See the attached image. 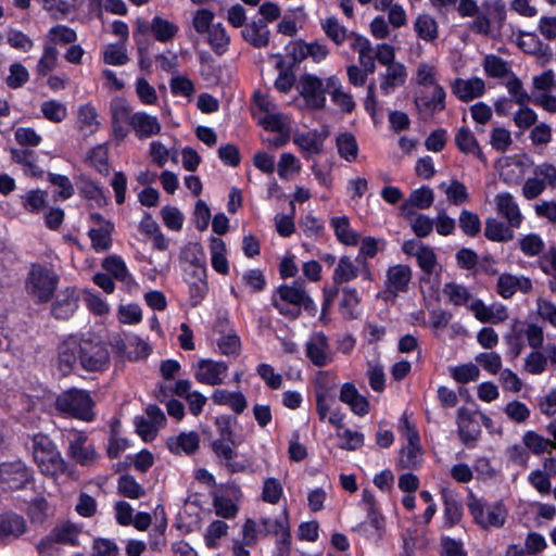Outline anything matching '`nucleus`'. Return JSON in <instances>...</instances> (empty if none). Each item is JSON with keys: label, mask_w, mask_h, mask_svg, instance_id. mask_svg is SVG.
<instances>
[{"label": "nucleus", "mask_w": 556, "mask_h": 556, "mask_svg": "<svg viewBox=\"0 0 556 556\" xmlns=\"http://www.w3.org/2000/svg\"><path fill=\"white\" fill-rule=\"evenodd\" d=\"M113 224H104V226L92 227L88 235L91 240V245L97 252L108 251L112 244Z\"/></svg>", "instance_id": "nucleus-36"}, {"label": "nucleus", "mask_w": 556, "mask_h": 556, "mask_svg": "<svg viewBox=\"0 0 556 556\" xmlns=\"http://www.w3.org/2000/svg\"><path fill=\"white\" fill-rule=\"evenodd\" d=\"M468 509L475 521L483 529L501 528L505 523L506 511L501 505L489 506L481 500L470 496Z\"/></svg>", "instance_id": "nucleus-8"}, {"label": "nucleus", "mask_w": 556, "mask_h": 556, "mask_svg": "<svg viewBox=\"0 0 556 556\" xmlns=\"http://www.w3.org/2000/svg\"><path fill=\"white\" fill-rule=\"evenodd\" d=\"M211 255H212V266L213 268L222 274L226 275L228 274L229 267H228V261L226 257V244L225 242L217 237L211 238Z\"/></svg>", "instance_id": "nucleus-40"}, {"label": "nucleus", "mask_w": 556, "mask_h": 556, "mask_svg": "<svg viewBox=\"0 0 556 556\" xmlns=\"http://www.w3.org/2000/svg\"><path fill=\"white\" fill-rule=\"evenodd\" d=\"M261 526V532L274 534L277 538V546L281 555L290 553L291 534L287 508L278 517H262Z\"/></svg>", "instance_id": "nucleus-9"}, {"label": "nucleus", "mask_w": 556, "mask_h": 556, "mask_svg": "<svg viewBox=\"0 0 556 556\" xmlns=\"http://www.w3.org/2000/svg\"><path fill=\"white\" fill-rule=\"evenodd\" d=\"M457 426L459 438L466 445L469 446L478 439L480 430L478 426L473 425L471 415L464 407L458 409Z\"/></svg>", "instance_id": "nucleus-29"}, {"label": "nucleus", "mask_w": 556, "mask_h": 556, "mask_svg": "<svg viewBox=\"0 0 556 556\" xmlns=\"http://www.w3.org/2000/svg\"><path fill=\"white\" fill-rule=\"evenodd\" d=\"M306 356L317 367L332 361L328 338L323 332L313 333L306 343Z\"/></svg>", "instance_id": "nucleus-13"}, {"label": "nucleus", "mask_w": 556, "mask_h": 556, "mask_svg": "<svg viewBox=\"0 0 556 556\" xmlns=\"http://www.w3.org/2000/svg\"><path fill=\"white\" fill-rule=\"evenodd\" d=\"M33 482V470L22 459L0 463V485L3 490H23Z\"/></svg>", "instance_id": "nucleus-6"}, {"label": "nucleus", "mask_w": 556, "mask_h": 556, "mask_svg": "<svg viewBox=\"0 0 556 556\" xmlns=\"http://www.w3.org/2000/svg\"><path fill=\"white\" fill-rule=\"evenodd\" d=\"M12 160L21 164L27 175L33 177H41L43 170L37 164V155L33 150L28 149H11Z\"/></svg>", "instance_id": "nucleus-28"}, {"label": "nucleus", "mask_w": 556, "mask_h": 556, "mask_svg": "<svg viewBox=\"0 0 556 556\" xmlns=\"http://www.w3.org/2000/svg\"><path fill=\"white\" fill-rule=\"evenodd\" d=\"M320 26L326 36L336 45L340 46L348 39V30L344 26L340 25L338 20L333 16L321 20Z\"/></svg>", "instance_id": "nucleus-46"}, {"label": "nucleus", "mask_w": 556, "mask_h": 556, "mask_svg": "<svg viewBox=\"0 0 556 556\" xmlns=\"http://www.w3.org/2000/svg\"><path fill=\"white\" fill-rule=\"evenodd\" d=\"M444 501L445 525L452 527L458 523L463 516L462 504L446 490L442 492Z\"/></svg>", "instance_id": "nucleus-45"}, {"label": "nucleus", "mask_w": 556, "mask_h": 556, "mask_svg": "<svg viewBox=\"0 0 556 556\" xmlns=\"http://www.w3.org/2000/svg\"><path fill=\"white\" fill-rule=\"evenodd\" d=\"M52 533L56 543L76 545L80 529L72 522H64L56 526Z\"/></svg>", "instance_id": "nucleus-50"}, {"label": "nucleus", "mask_w": 556, "mask_h": 556, "mask_svg": "<svg viewBox=\"0 0 556 556\" xmlns=\"http://www.w3.org/2000/svg\"><path fill=\"white\" fill-rule=\"evenodd\" d=\"M58 55L59 52L56 48L53 46H46L43 49V54L37 64V73L41 76H46L48 73L54 70L58 63Z\"/></svg>", "instance_id": "nucleus-55"}, {"label": "nucleus", "mask_w": 556, "mask_h": 556, "mask_svg": "<svg viewBox=\"0 0 556 556\" xmlns=\"http://www.w3.org/2000/svg\"><path fill=\"white\" fill-rule=\"evenodd\" d=\"M207 42L217 55H223L228 50L230 37L222 23L214 24L207 31Z\"/></svg>", "instance_id": "nucleus-35"}, {"label": "nucleus", "mask_w": 556, "mask_h": 556, "mask_svg": "<svg viewBox=\"0 0 556 556\" xmlns=\"http://www.w3.org/2000/svg\"><path fill=\"white\" fill-rule=\"evenodd\" d=\"M358 275V268L354 265L353 261L349 256H342L333 273V283L341 285L349 282L356 278Z\"/></svg>", "instance_id": "nucleus-44"}, {"label": "nucleus", "mask_w": 556, "mask_h": 556, "mask_svg": "<svg viewBox=\"0 0 556 556\" xmlns=\"http://www.w3.org/2000/svg\"><path fill=\"white\" fill-rule=\"evenodd\" d=\"M443 293L448 298V300L454 305H466L471 299L470 292L466 287L458 285L456 282L445 283L443 288Z\"/></svg>", "instance_id": "nucleus-52"}, {"label": "nucleus", "mask_w": 556, "mask_h": 556, "mask_svg": "<svg viewBox=\"0 0 556 556\" xmlns=\"http://www.w3.org/2000/svg\"><path fill=\"white\" fill-rule=\"evenodd\" d=\"M458 223L463 232L469 237L477 236L481 230L480 218L471 211L463 210L459 214Z\"/></svg>", "instance_id": "nucleus-51"}, {"label": "nucleus", "mask_w": 556, "mask_h": 556, "mask_svg": "<svg viewBox=\"0 0 556 556\" xmlns=\"http://www.w3.org/2000/svg\"><path fill=\"white\" fill-rule=\"evenodd\" d=\"M296 89L308 108L323 109L326 103V92L329 91L327 80L313 74H303L296 83Z\"/></svg>", "instance_id": "nucleus-7"}, {"label": "nucleus", "mask_w": 556, "mask_h": 556, "mask_svg": "<svg viewBox=\"0 0 556 556\" xmlns=\"http://www.w3.org/2000/svg\"><path fill=\"white\" fill-rule=\"evenodd\" d=\"M41 112L47 119L53 123L62 122L67 115L65 105L55 100L43 102L41 105Z\"/></svg>", "instance_id": "nucleus-57"}, {"label": "nucleus", "mask_w": 556, "mask_h": 556, "mask_svg": "<svg viewBox=\"0 0 556 556\" xmlns=\"http://www.w3.org/2000/svg\"><path fill=\"white\" fill-rule=\"evenodd\" d=\"M150 28L155 39L161 42L170 41L178 33V26L176 24L160 16H155L152 20Z\"/></svg>", "instance_id": "nucleus-41"}, {"label": "nucleus", "mask_w": 556, "mask_h": 556, "mask_svg": "<svg viewBox=\"0 0 556 556\" xmlns=\"http://www.w3.org/2000/svg\"><path fill=\"white\" fill-rule=\"evenodd\" d=\"M26 521L16 514L5 515L0 518V540L16 539L26 531Z\"/></svg>", "instance_id": "nucleus-27"}, {"label": "nucleus", "mask_w": 556, "mask_h": 556, "mask_svg": "<svg viewBox=\"0 0 556 556\" xmlns=\"http://www.w3.org/2000/svg\"><path fill=\"white\" fill-rule=\"evenodd\" d=\"M212 448L230 472H242L245 470L243 464L233 460L237 457V453L233 451L231 443L227 440L217 439L213 441Z\"/></svg>", "instance_id": "nucleus-23"}, {"label": "nucleus", "mask_w": 556, "mask_h": 556, "mask_svg": "<svg viewBox=\"0 0 556 556\" xmlns=\"http://www.w3.org/2000/svg\"><path fill=\"white\" fill-rule=\"evenodd\" d=\"M412 278V270L407 265H394L387 271V289L392 293L404 292Z\"/></svg>", "instance_id": "nucleus-24"}, {"label": "nucleus", "mask_w": 556, "mask_h": 556, "mask_svg": "<svg viewBox=\"0 0 556 556\" xmlns=\"http://www.w3.org/2000/svg\"><path fill=\"white\" fill-rule=\"evenodd\" d=\"M273 305L280 314L290 319H295L301 315L302 306L306 311H315L314 302L306 292L305 282L301 280L280 286L273 296Z\"/></svg>", "instance_id": "nucleus-2"}, {"label": "nucleus", "mask_w": 556, "mask_h": 556, "mask_svg": "<svg viewBox=\"0 0 556 556\" xmlns=\"http://www.w3.org/2000/svg\"><path fill=\"white\" fill-rule=\"evenodd\" d=\"M118 492L128 498H139L146 494L143 488L129 475H124L118 479Z\"/></svg>", "instance_id": "nucleus-53"}, {"label": "nucleus", "mask_w": 556, "mask_h": 556, "mask_svg": "<svg viewBox=\"0 0 556 556\" xmlns=\"http://www.w3.org/2000/svg\"><path fill=\"white\" fill-rule=\"evenodd\" d=\"M440 188L444 190L448 202L453 205H460L469 200L466 186L456 179L450 185L441 184Z\"/></svg>", "instance_id": "nucleus-49"}, {"label": "nucleus", "mask_w": 556, "mask_h": 556, "mask_svg": "<svg viewBox=\"0 0 556 556\" xmlns=\"http://www.w3.org/2000/svg\"><path fill=\"white\" fill-rule=\"evenodd\" d=\"M77 301L78 296L75 289L66 288L58 294L52 305V315L59 319L70 317L77 307Z\"/></svg>", "instance_id": "nucleus-21"}, {"label": "nucleus", "mask_w": 556, "mask_h": 556, "mask_svg": "<svg viewBox=\"0 0 556 556\" xmlns=\"http://www.w3.org/2000/svg\"><path fill=\"white\" fill-rule=\"evenodd\" d=\"M334 229L337 239L345 245H356L358 236L350 228V222L346 216L332 217L330 220Z\"/></svg>", "instance_id": "nucleus-39"}, {"label": "nucleus", "mask_w": 556, "mask_h": 556, "mask_svg": "<svg viewBox=\"0 0 556 556\" xmlns=\"http://www.w3.org/2000/svg\"><path fill=\"white\" fill-rule=\"evenodd\" d=\"M191 387L192 384L190 380H178L175 384L174 393L177 396L184 397L188 403L190 413L198 416L203 410L206 397L198 391H191Z\"/></svg>", "instance_id": "nucleus-17"}, {"label": "nucleus", "mask_w": 556, "mask_h": 556, "mask_svg": "<svg viewBox=\"0 0 556 556\" xmlns=\"http://www.w3.org/2000/svg\"><path fill=\"white\" fill-rule=\"evenodd\" d=\"M56 354L58 368L63 375L71 374L77 365L89 372H101L109 368L111 361L108 345L94 339L68 337L58 345Z\"/></svg>", "instance_id": "nucleus-1"}, {"label": "nucleus", "mask_w": 556, "mask_h": 556, "mask_svg": "<svg viewBox=\"0 0 556 556\" xmlns=\"http://www.w3.org/2000/svg\"><path fill=\"white\" fill-rule=\"evenodd\" d=\"M282 491V485L276 478H268L264 481L262 497L269 504H277Z\"/></svg>", "instance_id": "nucleus-63"}, {"label": "nucleus", "mask_w": 556, "mask_h": 556, "mask_svg": "<svg viewBox=\"0 0 556 556\" xmlns=\"http://www.w3.org/2000/svg\"><path fill=\"white\" fill-rule=\"evenodd\" d=\"M70 453L71 456L83 466L92 464L97 458L94 447L87 443V437L84 434H78L71 441Z\"/></svg>", "instance_id": "nucleus-25"}, {"label": "nucleus", "mask_w": 556, "mask_h": 556, "mask_svg": "<svg viewBox=\"0 0 556 556\" xmlns=\"http://www.w3.org/2000/svg\"><path fill=\"white\" fill-rule=\"evenodd\" d=\"M129 124L140 139L159 134L161 130L157 118L144 112L132 114L131 117H129Z\"/></svg>", "instance_id": "nucleus-22"}, {"label": "nucleus", "mask_w": 556, "mask_h": 556, "mask_svg": "<svg viewBox=\"0 0 556 556\" xmlns=\"http://www.w3.org/2000/svg\"><path fill=\"white\" fill-rule=\"evenodd\" d=\"M58 281L59 277L53 270L40 264H34L29 270L26 287L29 294L35 296L38 302L45 303L52 298Z\"/></svg>", "instance_id": "nucleus-5"}, {"label": "nucleus", "mask_w": 556, "mask_h": 556, "mask_svg": "<svg viewBox=\"0 0 556 556\" xmlns=\"http://www.w3.org/2000/svg\"><path fill=\"white\" fill-rule=\"evenodd\" d=\"M451 375L456 381L460 383H467L470 381L478 380L480 371L476 365L466 364L458 367H454L451 371Z\"/></svg>", "instance_id": "nucleus-64"}, {"label": "nucleus", "mask_w": 556, "mask_h": 556, "mask_svg": "<svg viewBox=\"0 0 556 556\" xmlns=\"http://www.w3.org/2000/svg\"><path fill=\"white\" fill-rule=\"evenodd\" d=\"M94 401L90 393L83 389L71 388L61 392L55 399V408L63 415L84 421L94 418Z\"/></svg>", "instance_id": "nucleus-3"}, {"label": "nucleus", "mask_w": 556, "mask_h": 556, "mask_svg": "<svg viewBox=\"0 0 556 556\" xmlns=\"http://www.w3.org/2000/svg\"><path fill=\"white\" fill-rule=\"evenodd\" d=\"M337 437L341 440L339 447L348 451H355L364 444V435L357 431L344 429L338 431Z\"/></svg>", "instance_id": "nucleus-58"}, {"label": "nucleus", "mask_w": 556, "mask_h": 556, "mask_svg": "<svg viewBox=\"0 0 556 556\" xmlns=\"http://www.w3.org/2000/svg\"><path fill=\"white\" fill-rule=\"evenodd\" d=\"M103 61L110 65H125L128 61V54L123 41L108 45L103 51Z\"/></svg>", "instance_id": "nucleus-48"}, {"label": "nucleus", "mask_w": 556, "mask_h": 556, "mask_svg": "<svg viewBox=\"0 0 556 556\" xmlns=\"http://www.w3.org/2000/svg\"><path fill=\"white\" fill-rule=\"evenodd\" d=\"M484 90V81L478 77L470 79L457 78L452 84L453 93L464 102L481 97Z\"/></svg>", "instance_id": "nucleus-16"}, {"label": "nucleus", "mask_w": 556, "mask_h": 556, "mask_svg": "<svg viewBox=\"0 0 556 556\" xmlns=\"http://www.w3.org/2000/svg\"><path fill=\"white\" fill-rule=\"evenodd\" d=\"M532 289V283L529 278L517 277L510 274H503L497 281V291L505 298H511L517 290L522 293H528Z\"/></svg>", "instance_id": "nucleus-20"}, {"label": "nucleus", "mask_w": 556, "mask_h": 556, "mask_svg": "<svg viewBox=\"0 0 556 556\" xmlns=\"http://www.w3.org/2000/svg\"><path fill=\"white\" fill-rule=\"evenodd\" d=\"M445 96L443 87L434 85L431 96L421 92L415 98V105L421 115L430 117L435 112L445 109Z\"/></svg>", "instance_id": "nucleus-15"}, {"label": "nucleus", "mask_w": 556, "mask_h": 556, "mask_svg": "<svg viewBox=\"0 0 556 556\" xmlns=\"http://www.w3.org/2000/svg\"><path fill=\"white\" fill-rule=\"evenodd\" d=\"M485 73L491 77H504L508 73L507 63L496 55H488L483 64Z\"/></svg>", "instance_id": "nucleus-62"}, {"label": "nucleus", "mask_w": 556, "mask_h": 556, "mask_svg": "<svg viewBox=\"0 0 556 556\" xmlns=\"http://www.w3.org/2000/svg\"><path fill=\"white\" fill-rule=\"evenodd\" d=\"M334 403V395L326 388L316 390V412L320 420H325Z\"/></svg>", "instance_id": "nucleus-56"}, {"label": "nucleus", "mask_w": 556, "mask_h": 556, "mask_svg": "<svg viewBox=\"0 0 556 556\" xmlns=\"http://www.w3.org/2000/svg\"><path fill=\"white\" fill-rule=\"evenodd\" d=\"M181 262L189 264V266L205 263L202 247L197 242H189L186 244L179 254Z\"/></svg>", "instance_id": "nucleus-54"}, {"label": "nucleus", "mask_w": 556, "mask_h": 556, "mask_svg": "<svg viewBox=\"0 0 556 556\" xmlns=\"http://www.w3.org/2000/svg\"><path fill=\"white\" fill-rule=\"evenodd\" d=\"M329 136V130L324 128L323 130H311L306 132H296L293 135V142L300 150L305 154V157L309 155L320 154L324 149V142Z\"/></svg>", "instance_id": "nucleus-12"}, {"label": "nucleus", "mask_w": 556, "mask_h": 556, "mask_svg": "<svg viewBox=\"0 0 556 556\" xmlns=\"http://www.w3.org/2000/svg\"><path fill=\"white\" fill-rule=\"evenodd\" d=\"M414 29L417 36L427 42L434 41L438 38V23L429 14L418 15L414 23Z\"/></svg>", "instance_id": "nucleus-37"}, {"label": "nucleus", "mask_w": 556, "mask_h": 556, "mask_svg": "<svg viewBox=\"0 0 556 556\" xmlns=\"http://www.w3.org/2000/svg\"><path fill=\"white\" fill-rule=\"evenodd\" d=\"M102 267L115 279L128 282L131 280L124 261L117 255H110L104 258Z\"/></svg>", "instance_id": "nucleus-47"}, {"label": "nucleus", "mask_w": 556, "mask_h": 556, "mask_svg": "<svg viewBox=\"0 0 556 556\" xmlns=\"http://www.w3.org/2000/svg\"><path fill=\"white\" fill-rule=\"evenodd\" d=\"M29 78L28 71L21 63H13L10 66V74L5 78L7 85L12 89L21 88Z\"/></svg>", "instance_id": "nucleus-59"}, {"label": "nucleus", "mask_w": 556, "mask_h": 556, "mask_svg": "<svg viewBox=\"0 0 556 556\" xmlns=\"http://www.w3.org/2000/svg\"><path fill=\"white\" fill-rule=\"evenodd\" d=\"M31 442L34 462L43 475L56 476L64 471V460L48 435L37 433Z\"/></svg>", "instance_id": "nucleus-4"}, {"label": "nucleus", "mask_w": 556, "mask_h": 556, "mask_svg": "<svg viewBox=\"0 0 556 556\" xmlns=\"http://www.w3.org/2000/svg\"><path fill=\"white\" fill-rule=\"evenodd\" d=\"M339 155L348 162L357 159L358 146L356 138L351 132H342L336 139Z\"/></svg>", "instance_id": "nucleus-42"}, {"label": "nucleus", "mask_w": 556, "mask_h": 556, "mask_svg": "<svg viewBox=\"0 0 556 556\" xmlns=\"http://www.w3.org/2000/svg\"><path fill=\"white\" fill-rule=\"evenodd\" d=\"M509 225L504 224L495 218L485 220L484 236L495 242H507L514 239V231Z\"/></svg>", "instance_id": "nucleus-32"}, {"label": "nucleus", "mask_w": 556, "mask_h": 556, "mask_svg": "<svg viewBox=\"0 0 556 556\" xmlns=\"http://www.w3.org/2000/svg\"><path fill=\"white\" fill-rule=\"evenodd\" d=\"M434 200L433 191L429 187H421L417 190H414L408 199L402 204L401 211L404 216L410 218L415 213L413 212V207H417L420 210L428 208L432 205Z\"/></svg>", "instance_id": "nucleus-19"}, {"label": "nucleus", "mask_w": 556, "mask_h": 556, "mask_svg": "<svg viewBox=\"0 0 556 556\" xmlns=\"http://www.w3.org/2000/svg\"><path fill=\"white\" fill-rule=\"evenodd\" d=\"M78 124L80 131L86 136H90L99 129L98 113L92 105L85 104L79 108Z\"/></svg>", "instance_id": "nucleus-38"}, {"label": "nucleus", "mask_w": 556, "mask_h": 556, "mask_svg": "<svg viewBox=\"0 0 556 556\" xmlns=\"http://www.w3.org/2000/svg\"><path fill=\"white\" fill-rule=\"evenodd\" d=\"M497 213L513 228H519L523 216L514 197L508 192L498 193L494 198Z\"/></svg>", "instance_id": "nucleus-14"}, {"label": "nucleus", "mask_w": 556, "mask_h": 556, "mask_svg": "<svg viewBox=\"0 0 556 556\" xmlns=\"http://www.w3.org/2000/svg\"><path fill=\"white\" fill-rule=\"evenodd\" d=\"M520 250L528 256L539 255L544 250V242L539 235L530 233L519 241Z\"/></svg>", "instance_id": "nucleus-61"}, {"label": "nucleus", "mask_w": 556, "mask_h": 556, "mask_svg": "<svg viewBox=\"0 0 556 556\" xmlns=\"http://www.w3.org/2000/svg\"><path fill=\"white\" fill-rule=\"evenodd\" d=\"M419 267L427 275H431L437 264V257L433 250L429 247L420 245L416 252Z\"/></svg>", "instance_id": "nucleus-60"}, {"label": "nucleus", "mask_w": 556, "mask_h": 556, "mask_svg": "<svg viewBox=\"0 0 556 556\" xmlns=\"http://www.w3.org/2000/svg\"><path fill=\"white\" fill-rule=\"evenodd\" d=\"M227 370L228 366L223 362L201 359L197 365L194 377L201 383L218 386L223 383Z\"/></svg>", "instance_id": "nucleus-11"}, {"label": "nucleus", "mask_w": 556, "mask_h": 556, "mask_svg": "<svg viewBox=\"0 0 556 556\" xmlns=\"http://www.w3.org/2000/svg\"><path fill=\"white\" fill-rule=\"evenodd\" d=\"M242 36L255 48L265 47L269 41V30L264 20H258L257 22H252L247 25L242 30Z\"/></svg>", "instance_id": "nucleus-30"}, {"label": "nucleus", "mask_w": 556, "mask_h": 556, "mask_svg": "<svg viewBox=\"0 0 556 556\" xmlns=\"http://www.w3.org/2000/svg\"><path fill=\"white\" fill-rule=\"evenodd\" d=\"M339 399L348 404L351 410L358 416H364L369 412V402L358 393L353 383L346 382L341 387Z\"/></svg>", "instance_id": "nucleus-18"}, {"label": "nucleus", "mask_w": 556, "mask_h": 556, "mask_svg": "<svg viewBox=\"0 0 556 556\" xmlns=\"http://www.w3.org/2000/svg\"><path fill=\"white\" fill-rule=\"evenodd\" d=\"M327 87L331 94L332 101L340 106L344 112L350 113L354 110L355 102L350 93L341 89L340 80L336 76L327 78Z\"/></svg>", "instance_id": "nucleus-34"}, {"label": "nucleus", "mask_w": 556, "mask_h": 556, "mask_svg": "<svg viewBox=\"0 0 556 556\" xmlns=\"http://www.w3.org/2000/svg\"><path fill=\"white\" fill-rule=\"evenodd\" d=\"M402 424L406 431L407 445L401 450L399 465L404 469H416L420 464L421 456L419 434L405 416L402 418Z\"/></svg>", "instance_id": "nucleus-10"}, {"label": "nucleus", "mask_w": 556, "mask_h": 556, "mask_svg": "<svg viewBox=\"0 0 556 556\" xmlns=\"http://www.w3.org/2000/svg\"><path fill=\"white\" fill-rule=\"evenodd\" d=\"M455 144L463 153L472 154L480 160H484L483 153L475 135L468 128H460L456 132Z\"/></svg>", "instance_id": "nucleus-33"}, {"label": "nucleus", "mask_w": 556, "mask_h": 556, "mask_svg": "<svg viewBox=\"0 0 556 556\" xmlns=\"http://www.w3.org/2000/svg\"><path fill=\"white\" fill-rule=\"evenodd\" d=\"M406 70L401 63L389 64L383 75L380 89L383 93L389 94L392 90L405 83Z\"/></svg>", "instance_id": "nucleus-31"}, {"label": "nucleus", "mask_w": 556, "mask_h": 556, "mask_svg": "<svg viewBox=\"0 0 556 556\" xmlns=\"http://www.w3.org/2000/svg\"><path fill=\"white\" fill-rule=\"evenodd\" d=\"M200 438L194 431L181 432L177 437H170L167 440V447L172 453L179 454L181 452L186 454H192L199 448Z\"/></svg>", "instance_id": "nucleus-26"}, {"label": "nucleus", "mask_w": 556, "mask_h": 556, "mask_svg": "<svg viewBox=\"0 0 556 556\" xmlns=\"http://www.w3.org/2000/svg\"><path fill=\"white\" fill-rule=\"evenodd\" d=\"M522 443L534 455L549 453L552 450L551 439L544 438L532 430L525 432Z\"/></svg>", "instance_id": "nucleus-43"}]
</instances>
